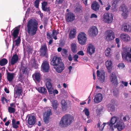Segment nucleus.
Wrapping results in <instances>:
<instances>
[{
  "label": "nucleus",
  "instance_id": "obj_1",
  "mask_svg": "<svg viewBox=\"0 0 131 131\" xmlns=\"http://www.w3.org/2000/svg\"><path fill=\"white\" fill-rule=\"evenodd\" d=\"M38 23L35 19H30L28 21L27 25V32L28 34L33 36L37 33L38 30Z\"/></svg>",
  "mask_w": 131,
  "mask_h": 131
},
{
  "label": "nucleus",
  "instance_id": "obj_2",
  "mask_svg": "<svg viewBox=\"0 0 131 131\" xmlns=\"http://www.w3.org/2000/svg\"><path fill=\"white\" fill-rule=\"evenodd\" d=\"M74 121V117L72 115L66 114L61 118L58 125L61 128H65L70 125Z\"/></svg>",
  "mask_w": 131,
  "mask_h": 131
},
{
  "label": "nucleus",
  "instance_id": "obj_3",
  "mask_svg": "<svg viewBox=\"0 0 131 131\" xmlns=\"http://www.w3.org/2000/svg\"><path fill=\"white\" fill-rule=\"evenodd\" d=\"M113 17L112 13H105L103 16V20L106 23L110 24L113 21Z\"/></svg>",
  "mask_w": 131,
  "mask_h": 131
},
{
  "label": "nucleus",
  "instance_id": "obj_4",
  "mask_svg": "<svg viewBox=\"0 0 131 131\" xmlns=\"http://www.w3.org/2000/svg\"><path fill=\"white\" fill-rule=\"evenodd\" d=\"M86 35L83 32H81L78 35L77 37L79 43L82 45H84L86 42L87 38Z\"/></svg>",
  "mask_w": 131,
  "mask_h": 131
},
{
  "label": "nucleus",
  "instance_id": "obj_5",
  "mask_svg": "<svg viewBox=\"0 0 131 131\" xmlns=\"http://www.w3.org/2000/svg\"><path fill=\"white\" fill-rule=\"evenodd\" d=\"M106 39L108 41H110L114 39L115 36L114 32L111 30H107L105 32Z\"/></svg>",
  "mask_w": 131,
  "mask_h": 131
},
{
  "label": "nucleus",
  "instance_id": "obj_6",
  "mask_svg": "<svg viewBox=\"0 0 131 131\" xmlns=\"http://www.w3.org/2000/svg\"><path fill=\"white\" fill-rule=\"evenodd\" d=\"M41 68L44 72H48L50 68L48 61L47 60L43 61L42 64Z\"/></svg>",
  "mask_w": 131,
  "mask_h": 131
},
{
  "label": "nucleus",
  "instance_id": "obj_7",
  "mask_svg": "<svg viewBox=\"0 0 131 131\" xmlns=\"http://www.w3.org/2000/svg\"><path fill=\"white\" fill-rule=\"evenodd\" d=\"M97 76L100 82L102 83L104 82L105 79V73L104 72H100L99 70L96 72Z\"/></svg>",
  "mask_w": 131,
  "mask_h": 131
},
{
  "label": "nucleus",
  "instance_id": "obj_8",
  "mask_svg": "<svg viewBox=\"0 0 131 131\" xmlns=\"http://www.w3.org/2000/svg\"><path fill=\"white\" fill-rule=\"evenodd\" d=\"M62 62L61 58L57 56H53L51 62V64L55 66L56 65Z\"/></svg>",
  "mask_w": 131,
  "mask_h": 131
},
{
  "label": "nucleus",
  "instance_id": "obj_9",
  "mask_svg": "<svg viewBox=\"0 0 131 131\" xmlns=\"http://www.w3.org/2000/svg\"><path fill=\"white\" fill-rule=\"evenodd\" d=\"M122 54L123 59H127V57L129 59L131 58V53L128 51V49L126 48H123ZM130 61L131 62V60Z\"/></svg>",
  "mask_w": 131,
  "mask_h": 131
},
{
  "label": "nucleus",
  "instance_id": "obj_10",
  "mask_svg": "<svg viewBox=\"0 0 131 131\" xmlns=\"http://www.w3.org/2000/svg\"><path fill=\"white\" fill-rule=\"evenodd\" d=\"M88 32L90 35L95 37L98 34V31L96 27L93 26L90 28Z\"/></svg>",
  "mask_w": 131,
  "mask_h": 131
},
{
  "label": "nucleus",
  "instance_id": "obj_11",
  "mask_svg": "<svg viewBox=\"0 0 131 131\" xmlns=\"http://www.w3.org/2000/svg\"><path fill=\"white\" fill-rule=\"evenodd\" d=\"M75 18V16L72 13L68 12L66 16V20L68 22H72L74 20Z\"/></svg>",
  "mask_w": 131,
  "mask_h": 131
},
{
  "label": "nucleus",
  "instance_id": "obj_12",
  "mask_svg": "<svg viewBox=\"0 0 131 131\" xmlns=\"http://www.w3.org/2000/svg\"><path fill=\"white\" fill-rule=\"evenodd\" d=\"M65 67L64 63L63 62L55 66L54 68L56 70L58 73H61L64 69Z\"/></svg>",
  "mask_w": 131,
  "mask_h": 131
},
{
  "label": "nucleus",
  "instance_id": "obj_13",
  "mask_svg": "<svg viewBox=\"0 0 131 131\" xmlns=\"http://www.w3.org/2000/svg\"><path fill=\"white\" fill-rule=\"evenodd\" d=\"M47 48L46 44L42 46L40 49V56L42 57L47 56Z\"/></svg>",
  "mask_w": 131,
  "mask_h": 131
},
{
  "label": "nucleus",
  "instance_id": "obj_14",
  "mask_svg": "<svg viewBox=\"0 0 131 131\" xmlns=\"http://www.w3.org/2000/svg\"><path fill=\"white\" fill-rule=\"evenodd\" d=\"M110 77L111 80V82L115 85H117L118 84V80L117 79V76L114 72H112L110 74Z\"/></svg>",
  "mask_w": 131,
  "mask_h": 131
},
{
  "label": "nucleus",
  "instance_id": "obj_15",
  "mask_svg": "<svg viewBox=\"0 0 131 131\" xmlns=\"http://www.w3.org/2000/svg\"><path fill=\"white\" fill-rule=\"evenodd\" d=\"M116 126L117 130L119 131L122 130L125 127L124 123L121 119H120L117 122Z\"/></svg>",
  "mask_w": 131,
  "mask_h": 131
},
{
  "label": "nucleus",
  "instance_id": "obj_16",
  "mask_svg": "<svg viewBox=\"0 0 131 131\" xmlns=\"http://www.w3.org/2000/svg\"><path fill=\"white\" fill-rule=\"evenodd\" d=\"M51 115L52 113L50 109H49L45 113L43 116V119L45 123H47L49 116Z\"/></svg>",
  "mask_w": 131,
  "mask_h": 131
},
{
  "label": "nucleus",
  "instance_id": "obj_17",
  "mask_svg": "<svg viewBox=\"0 0 131 131\" xmlns=\"http://www.w3.org/2000/svg\"><path fill=\"white\" fill-rule=\"evenodd\" d=\"M121 11L123 12L122 15L124 19H126L128 17V9L125 7L121 6L120 8Z\"/></svg>",
  "mask_w": 131,
  "mask_h": 131
},
{
  "label": "nucleus",
  "instance_id": "obj_18",
  "mask_svg": "<svg viewBox=\"0 0 131 131\" xmlns=\"http://www.w3.org/2000/svg\"><path fill=\"white\" fill-rule=\"evenodd\" d=\"M20 28L19 27H17L15 29L13 30V32H12V31L11 32L12 36H13V39H15L19 35V31L20 30Z\"/></svg>",
  "mask_w": 131,
  "mask_h": 131
},
{
  "label": "nucleus",
  "instance_id": "obj_19",
  "mask_svg": "<svg viewBox=\"0 0 131 131\" xmlns=\"http://www.w3.org/2000/svg\"><path fill=\"white\" fill-rule=\"evenodd\" d=\"M95 48L93 45L91 44L88 45L87 48V52L90 55H92L94 53Z\"/></svg>",
  "mask_w": 131,
  "mask_h": 131
},
{
  "label": "nucleus",
  "instance_id": "obj_20",
  "mask_svg": "<svg viewBox=\"0 0 131 131\" xmlns=\"http://www.w3.org/2000/svg\"><path fill=\"white\" fill-rule=\"evenodd\" d=\"M122 30L125 32L131 31V26L128 23H125L123 25Z\"/></svg>",
  "mask_w": 131,
  "mask_h": 131
},
{
  "label": "nucleus",
  "instance_id": "obj_21",
  "mask_svg": "<svg viewBox=\"0 0 131 131\" xmlns=\"http://www.w3.org/2000/svg\"><path fill=\"white\" fill-rule=\"evenodd\" d=\"M91 7L93 10L97 12L99 9L100 6L96 1H94L92 4Z\"/></svg>",
  "mask_w": 131,
  "mask_h": 131
},
{
  "label": "nucleus",
  "instance_id": "obj_22",
  "mask_svg": "<svg viewBox=\"0 0 131 131\" xmlns=\"http://www.w3.org/2000/svg\"><path fill=\"white\" fill-rule=\"evenodd\" d=\"M36 118L34 115H30L28 119V122L30 125H34L36 122Z\"/></svg>",
  "mask_w": 131,
  "mask_h": 131
},
{
  "label": "nucleus",
  "instance_id": "obj_23",
  "mask_svg": "<svg viewBox=\"0 0 131 131\" xmlns=\"http://www.w3.org/2000/svg\"><path fill=\"white\" fill-rule=\"evenodd\" d=\"M23 92V90L22 88L20 86H18L14 92L15 95L16 96L15 97L16 98L21 95Z\"/></svg>",
  "mask_w": 131,
  "mask_h": 131
},
{
  "label": "nucleus",
  "instance_id": "obj_24",
  "mask_svg": "<svg viewBox=\"0 0 131 131\" xmlns=\"http://www.w3.org/2000/svg\"><path fill=\"white\" fill-rule=\"evenodd\" d=\"M105 65L108 72L111 73L113 67V64L111 61L108 60L105 62Z\"/></svg>",
  "mask_w": 131,
  "mask_h": 131
},
{
  "label": "nucleus",
  "instance_id": "obj_25",
  "mask_svg": "<svg viewBox=\"0 0 131 131\" xmlns=\"http://www.w3.org/2000/svg\"><path fill=\"white\" fill-rule=\"evenodd\" d=\"M102 94L100 93H98L95 97L94 102L96 103H99L102 101Z\"/></svg>",
  "mask_w": 131,
  "mask_h": 131
},
{
  "label": "nucleus",
  "instance_id": "obj_26",
  "mask_svg": "<svg viewBox=\"0 0 131 131\" xmlns=\"http://www.w3.org/2000/svg\"><path fill=\"white\" fill-rule=\"evenodd\" d=\"M120 37L123 40L127 42L129 41L130 39L129 35L126 34H122L120 35Z\"/></svg>",
  "mask_w": 131,
  "mask_h": 131
},
{
  "label": "nucleus",
  "instance_id": "obj_27",
  "mask_svg": "<svg viewBox=\"0 0 131 131\" xmlns=\"http://www.w3.org/2000/svg\"><path fill=\"white\" fill-rule=\"evenodd\" d=\"M119 119V118L118 117L113 116L111 118L110 122L106 123V124H110L113 125L116 123H117V122Z\"/></svg>",
  "mask_w": 131,
  "mask_h": 131
},
{
  "label": "nucleus",
  "instance_id": "obj_28",
  "mask_svg": "<svg viewBox=\"0 0 131 131\" xmlns=\"http://www.w3.org/2000/svg\"><path fill=\"white\" fill-rule=\"evenodd\" d=\"M18 57L17 54L14 55L12 56L10 61V63L12 65H13L16 63L18 60Z\"/></svg>",
  "mask_w": 131,
  "mask_h": 131
},
{
  "label": "nucleus",
  "instance_id": "obj_29",
  "mask_svg": "<svg viewBox=\"0 0 131 131\" xmlns=\"http://www.w3.org/2000/svg\"><path fill=\"white\" fill-rule=\"evenodd\" d=\"M46 85L48 92L50 94H52L53 88L52 87V85L51 82L47 81L46 83Z\"/></svg>",
  "mask_w": 131,
  "mask_h": 131
},
{
  "label": "nucleus",
  "instance_id": "obj_30",
  "mask_svg": "<svg viewBox=\"0 0 131 131\" xmlns=\"http://www.w3.org/2000/svg\"><path fill=\"white\" fill-rule=\"evenodd\" d=\"M76 33V29H72L70 31L69 35V37L70 39H73L74 38L75 36Z\"/></svg>",
  "mask_w": 131,
  "mask_h": 131
},
{
  "label": "nucleus",
  "instance_id": "obj_31",
  "mask_svg": "<svg viewBox=\"0 0 131 131\" xmlns=\"http://www.w3.org/2000/svg\"><path fill=\"white\" fill-rule=\"evenodd\" d=\"M34 80H36L38 82H39L40 80L41 75L39 73H36L34 74L32 76Z\"/></svg>",
  "mask_w": 131,
  "mask_h": 131
},
{
  "label": "nucleus",
  "instance_id": "obj_32",
  "mask_svg": "<svg viewBox=\"0 0 131 131\" xmlns=\"http://www.w3.org/2000/svg\"><path fill=\"white\" fill-rule=\"evenodd\" d=\"M35 88L40 93L45 94L47 93V90L45 88L39 87L38 88L35 87Z\"/></svg>",
  "mask_w": 131,
  "mask_h": 131
},
{
  "label": "nucleus",
  "instance_id": "obj_33",
  "mask_svg": "<svg viewBox=\"0 0 131 131\" xmlns=\"http://www.w3.org/2000/svg\"><path fill=\"white\" fill-rule=\"evenodd\" d=\"M61 107L62 108V110L63 111H66L67 108V103L66 101L64 100H62L61 102Z\"/></svg>",
  "mask_w": 131,
  "mask_h": 131
},
{
  "label": "nucleus",
  "instance_id": "obj_34",
  "mask_svg": "<svg viewBox=\"0 0 131 131\" xmlns=\"http://www.w3.org/2000/svg\"><path fill=\"white\" fill-rule=\"evenodd\" d=\"M20 124V122L19 121L16 122V120L15 119H13L12 120V124L13 127L15 129H17L19 126L18 125Z\"/></svg>",
  "mask_w": 131,
  "mask_h": 131
},
{
  "label": "nucleus",
  "instance_id": "obj_35",
  "mask_svg": "<svg viewBox=\"0 0 131 131\" xmlns=\"http://www.w3.org/2000/svg\"><path fill=\"white\" fill-rule=\"evenodd\" d=\"M14 73H10L8 72L7 73V78L8 81L9 82H12L14 77Z\"/></svg>",
  "mask_w": 131,
  "mask_h": 131
},
{
  "label": "nucleus",
  "instance_id": "obj_36",
  "mask_svg": "<svg viewBox=\"0 0 131 131\" xmlns=\"http://www.w3.org/2000/svg\"><path fill=\"white\" fill-rule=\"evenodd\" d=\"M27 70L26 66H22L21 67L20 71L23 74H26L27 73Z\"/></svg>",
  "mask_w": 131,
  "mask_h": 131
},
{
  "label": "nucleus",
  "instance_id": "obj_37",
  "mask_svg": "<svg viewBox=\"0 0 131 131\" xmlns=\"http://www.w3.org/2000/svg\"><path fill=\"white\" fill-rule=\"evenodd\" d=\"M82 7L81 6L79 5L76 7L74 11L76 13H80L82 11Z\"/></svg>",
  "mask_w": 131,
  "mask_h": 131
},
{
  "label": "nucleus",
  "instance_id": "obj_38",
  "mask_svg": "<svg viewBox=\"0 0 131 131\" xmlns=\"http://www.w3.org/2000/svg\"><path fill=\"white\" fill-rule=\"evenodd\" d=\"M52 104L53 109L56 110L58 105V101L57 100H53L52 101Z\"/></svg>",
  "mask_w": 131,
  "mask_h": 131
},
{
  "label": "nucleus",
  "instance_id": "obj_39",
  "mask_svg": "<svg viewBox=\"0 0 131 131\" xmlns=\"http://www.w3.org/2000/svg\"><path fill=\"white\" fill-rule=\"evenodd\" d=\"M71 51L73 53H75L77 52V46L75 43H72L71 44Z\"/></svg>",
  "mask_w": 131,
  "mask_h": 131
},
{
  "label": "nucleus",
  "instance_id": "obj_40",
  "mask_svg": "<svg viewBox=\"0 0 131 131\" xmlns=\"http://www.w3.org/2000/svg\"><path fill=\"white\" fill-rule=\"evenodd\" d=\"M8 61L5 58H3L0 60V65L1 66H3L6 65Z\"/></svg>",
  "mask_w": 131,
  "mask_h": 131
},
{
  "label": "nucleus",
  "instance_id": "obj_41",
  "mask_svg": "<svg viewBox=\"0 0 131 131\" xmlns=\"http://www.w3.org/2000/svg\"><path fill=\"white\" fill-rule=\"evenodd\" d=\"M58 33H59L57 32L56 30L54 29L52 31L51 36L53 37L55 40H56L57 39V35Z\"/></svg>",
  "mask_w": 131,
  "mask_h": 131
},
{
  "label": "nucleus",
  "instance_id": "obj_42",
  "mask_svg": "<svg viewBox=\"0 0 131 131\" xmlns=\"http://www.w3.org/2000/svg\"><path fill=\"white\" fill-rule=\"evenodd\" d=\"M68 50L65 49H63L61 52L62 55L65 57H67L68 55Z\"/></svg>",
  "mask_w": 131,
  "mask_h": 131
},
{
  "label": "nucleus",
  "instance_id": "obj_43",
  "mask_svg": "<svg viewBox=\"0 0 131 131\" xmlns=\"http://www.w3.org/2000/svg\"><path fill=\"white\" fill-rule=\"evenodd\" d=\"M8 111L10 113H14L16 111L15 108L13 107H8Z\"/></svg>",
  "mask_w": 131,
  "mask_h": 131
},
{
  "label": "nucleus",
  "instance_id": "obj_44",
  "mask_svg": "<svg viewBox=\"0 0 131 131\" xmlns=\"http://www.w3.org/2000/svg\"><path fill=\"white\" fill-rule=\"evenodd\" d=\"M20 38L19 36L18 38L15 41L16 42V45L17 46H18L20 44Z\"/></svg>",
  "mask_w": 131,
  "mask_h": 131
},
{
  "label": "nucleus",
  "instance_id": "obj_45",
  "mask_svg": "<svg viewBox=\"0 0 131 131\" xmlns=\"http://www.w3.org/2000/svg\"><path fill=\"white\" fill-rule=\"evenodd\" d=\"M108 108L110 110L112 111H114L115 110V108L114 106L112 104H110L109 105Z\"/></svg>",
  "mask_w": 131,
  "mask_h": 131
},
{
  "label": "nucleus",
  "instance_id": "obj_46",
  "mask_svg": "<svg viewBox=\"0 0 131 131\" xmlns=\"http://www.w3.org/2000/svg\"><path fill=\"white\" fill-rule=\"evenodd\" d=\"M111 49L110 48H107L105 51V54L107 56H108L110 54V51Z\"/></svg>",
  "mask_w": 131,
  "mask_h": 131
},
{
  "label": "nucleus",
  "instance_id": "obj_47",
  "mask_svg": "<svg viewBox=\"0 0 131 131\" xmlns=\"http://www.w3.org/2000/svg\"><path fill=\"white\" fill-rule=\"evenodd\" d=\"M48 21V19L47 18H45L43 19V24L44 27H45L47 26Z\"/></svg>",
  "mask_w": 131,
  "mask_h": 131
},
{
  "label": "nucleus",
  "instance_id": "obj_48",
  "mask_svg": "<svg viewBox=\"0 0 131 131\" xmlns=\"http://www.w3.org/2000/svg\"><path fill=\"white\" fill-rule=\"evenodd\" d=\"M39 2V0H36L35 2L34 5L37 8H38Z\"/></svg>",
  "mask_w": 131,
  "mask_h": 131
},
{
  "label": "nucleus",
  "instance_id": "obj_49",
  "mask_svg": "<svg viewBox=\"0 0 131 131\" xmlns=\"http://www.w3.org/2000/svg\"><path fill=\"white\" fill-rule=\"evenodd\" d=\"M42 10L45 12H49L50 10V7H45L44 8H42Z\"/></svg>",
  "mask_w": 131,
  "mask_h": 131
},
{
  "label": "nucleus",
  "instance_id": "obj_50",
  "mask_svg": "<svg viewBox=\"0 0 131 131\" xmlns=\"http://www.w3.org/2000/svg\"><path fill=\"white\" fill-rule=\"evenodd\" d=\"M47 36V38L49 39H52V36L51 35V33L47 32L46 34Z\"/></svg>",
  "mask_w": 131,
  "mask_h": 131
},
{
  "label": "nucleus",
  "instance_id": "obj_51",
  "mask_svg": "<svg viewBox=\"0 0 131 131\" xmlns=\"http://www.w3.org/2000/svg\"><path fill=\"white\" fill-rule=\"evenodd\" d=\"M120 69H122L125 67V66L124 63H119L117 66Z\"/></svg>",
  "mask_w": 131,
  "mask_h": 131
},
{
  "label": "nucleus",
  "instance_id": "obj_52",
  "mask_svg": "<svg viewBox=\"0 0 131 131\" xmlns=\"http://www.w3.org/2000/svg\"><path fill=\"white\" fill-rule=\"evenodd\" d=\"M85 114L87 116H89L90 115L89 112L88 110L86 108H85L84 110Z\"/></svg>",
  "mask_w": 131,
  "mask_h": 131
},
{
  "label": "nucleus",
  "instance_id": "obj_53",
  "mask_svg": "<svg viewBox=\"0 0 131 131\" xmlns=\"http://www.w3.org/2000/svg\"><path fill=\"white\" fill-rule=\"evenodd\" d=\"M106 123H103V124L101 125V126L99 127V129L101 131H102L103 130L104 126L106 125Z\"/></svg>",
  "mask_w": 131,
  "mask_h": 131
},
{
  "label": "nucleus",
  "instance_id": "obj_54",
  "mask_svg": "<svg viewBox=\"0 0 131 131\" xmlns=\"http://www.w3.org/2000/svg\"><path fill=\"white\" fill-rule=\"evenodd\" d=\"M47 3L46 2H44L42 3V8H44L47 4Z\"/></svg>",
  "mask_w": 131,
  "mask_h": 131
},
{
  "label": "nucleus",
  "instance_id": "obj_55",
  "mask_svg": "<svg viewBox=\"0 0 131 131\" xmlns=\"http://www.w3.org/2000/svg\"><path fill=\"white\" fill-rule=\"evenodd\" d=\"M33 49L32 48L30 47L28 48L27 50V52L29 54H31L32 53V51Z\"/></svg>",
  "mask_w": 131,
  "mask_h": 131
},
{
  "label": "nucleus",
  "instance_id": "obj_56",
  "mask_svg": "<svg viewBox=\"0 0 131 131\" xmlns=\"http://www.w3.org/2000/svg\"><path fill=\"white\" fill-rule=\"evenodd\" d=\"M23 77L21 73L18 77V79L19 80V81L21 82H22L23 81Z\"/></svg>",
  "mask_w": 131,
  "mask_h": 131
},
{
  "label": "nucleus",
  "instance_id": "obj_57",
  "mask_svg": "<svg viewBox=\"0 0 131 131\" xmlns=\"http://www.w3.org/2000/svg\"><path fill=\"white\" fill-rule=\"evenodd\" d=\"M77 54L78 55H81L82 56H83L84 55V54L83 52V51L82 50L79 51L77 53Z\"/></svg>",
  "mask_w": 131,
  "mask_h": 131
},
{
  "label": "nucleus",
  "instance_id": "obj_58",
  "mask_svg": "<svg viewBox=\"0 0 131 131\" xmlns=\"http://www.w3.org/2000/svg\"><path fill=\"white\" fill-rule=\"evenodd\" d=\"M5 97L3 96L1 97V101L2 104H5L4 101L5 100Z\"/></svg>",
  "mask_w": 131,
  "mask_h": 131
},
{
  "label": "nucleus",
  "instance_id": "obj_59",
  "mask_svg": "<svg viewBox=\"0 0 131 131\" xmlns=\"http://www.w3.org/2000/svg\"><path fill=\"white\" fill-rule=\"evenodd\" d=\"M97 16L95 14H92L90 18H97Z\"/></svg>",
  "mask_w": 131,
  "mask_h": 131
},
{
  "label": "nucleus",
  "instance_id": "obj_60",
  "mask_svg": "<svg viewBox=\"0 0 131 131\" xmlns=\"http://www.w3.org/2000/svg\"><path fill=\"white\" fill-rule=\"evenodd\" d=\"M10 106L9 107H13L15 108L16 107V105L15 103H12L10 104Z\"/></svg>",
  "mask_w": 131,
  "mask_h": 131
},
{
  "label": "nucleus",
  "instance_id": "obj_61",
  "mask_svg": "<svg viewBox=\"0 0 131 131\" xmlns=\"http://www.w3.org/2000/svg\"><path fill=\"white\" fill-rule=\"evenodd\" d=\"M53 90H52V93L51 94H53L55 95V94H57L58 93V92L57 90H54L53 91Z\"/></svg>",
  "mask_w": 131,
  "mask_h": 131
},
{
  "label": "nucleus",
  "instance_id": "obj_62",
  "mask_svg": "<svg viewBox=\"0 0 131 131\" xmlns=\"http://www.w3.org/2000/svg\"><path fill=\"white\" fill-rule=\"evenodd\" d=\"M63 0H56V3L58 4H61Z\"/></svg>",
  "mask_w": 131,
  "mask_h": 131
},
{
  "label": "nucleus",
  "instance_id": "obj_63",
  "mask_svg": "<svg viewBox=\"0 0 131 131\" xmlns=\"http://www.w3.org/2000/svg\"><path fill=\"white\" fill-rule=\"evenodd\" d=\"M68 58L69 61H71L72 60V57L70 54L69 55Z\"/></svg>",
  "mask_w": 131,
  "mask_h": 131
},
{
  "label": "nucleus",
  "instance_id": "obj_64",
  "mask_svg": "<svg viewBox=\"0 0 131 131\" xmlns=\"http://www.w3.org/2000/svg\"><path fill=\"white\" fill-rule=\"evenodd\" d=\"M32 61H33V63L32 64V66L33 67H34L36 65V61L35 59H33L32 60Z\"/></svg>",
  "mask_w": 131,
  "mask_h": 131
}]
</instances>
